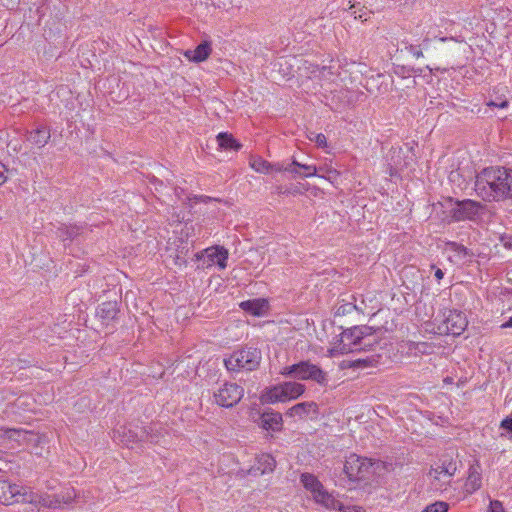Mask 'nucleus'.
Here are the masks:
<instances>
[{
    "label": "nucleus",
    "mask_w": 512,
    "mask_h": 512,
    "mask_svg": "<svg viewBox=\"0 0 512 512\" xmlns=\"http://www.w3.org/2000/svg\"><path fill=\"white\" fill-rule=\"evenodd\" d=\"M476 193L487 201L512 199V169L488 167L476 177Z\"/></svg>",
    "instance_id": "nucleus-1"
},
{
    "label": "nucleus",
    "mask_w": 512,
    "mask_h": 512,
    "mask_svg": "<svg viewBox=\"0 0 512 512\" xmlns=\"http://www.w3.org/2000/svg\"><path fill=\"white\" fill-rule=\"evenodd\" d=\"M379 343V336L368 326H355L343 331L328 349L330 357L370 350Z\"/></svg>",
    "instance_id": "nucleus-2"
},
{
    "label": "nucleus",
    "mask_w": 512,
    "mask_h": 512,
    "mask_svg": "<svg viewBox=\"0 0 512 512\" xmlns=\"http://www.w3.org/2000/svg\"><path fill=\"white\" fill-rule=\"evenodd\" d=\"M305 392V386L299 382H282L266 388L260 395L262 404L285 403L298 399Z\"/></svg>",
    "instance_id": "nucleus-3"
},
{
    "label": "nucleus",
    "mask_w": 512,
    "mask_h": 512,
    "mask_svg": "<svg viewBox=\"0 0 512 512\" xmlns=\"http://www.w3.org/2000/svg\"><path fill=\"white\" fill-rule=\"evenodd\" d=\"M378 464L370 458L351 453L344 461L343 472L351 482H363L369 480Z\"/></svg>",
    "instance_id": "nucleus-4"
},
{
    "label": "nucleus",
    "mask_w": 512,
    "mask_h": 512,
    "mask_svg": "<svg viewBox=\"0 0 512 512\" xmlns=\"http://www.w3.org/2000/svg\"><path fill=\"white\" fill-rule=\"evenodd\" d=\"M261 351L253 347H244L234 351L224 359V365L229 371H253L261 362Z\"/></svg>",
    "instance_id": "nucleus-5"
},
{
    "label": "nucleus",
    "mask_w": 512,
    "mask_h": 512,
    "mask_svg": "<svg viewBox=\"0 0 512 512\" xmlns=\"http://www.w3.org/2000/svg\"><path fill=\"white\" fill-rule=\"evenodd\" d=\"M280 373L283 376H291L302 381L312 380L320 385L327 383V374L319 366L309 361H301L299 363L286 366Z\"/></svg>",
    "instance_id": "nucleus-6"
},
{
    "label": "nucleus",
    "mask_w": 512,
    "mask_h": 512,
    "mask_svg": "<svg viewBox=\"0 0 512 512\" xmlns=\"http://www.w3.org/2000/svg\"><path fill=\"white\" fill-rule=\"evenodd\" d=\"M228 250L223 246H211L195 254V260L199 262L198 268L209 269L218 266L220 270L227 267Z\"/></svg>",
    "instance_id": "nucleus-7"
},
{
    "label": "nucleus",
    "mask_w": 512,
    "mask_h": 512,
    "mask_svg": "<svg viewBox=\"0 0 512 512\" xmlns=\"http://www.w3.org/2000/svg\"><path fill=\"white\" fill-rule=\"evenodd\" d=\"M244 396V388L237 383L226 382L213 393L215 403L223 408H232Z\"/></svg>",
    "instance_id": "nucleus-8"
},
{
    "label": "nucleus",
    "mask_w": 512,
    "mask_h": 512,
    "mask_svg": "<svg viewBox=\"0 0 512 512\" xmlns=\"http://www.w3.org/2000/svg\"><path fill=\"white\" fill-rule=\"evenodd\" d=\"M456 471L457 464L453 459H443L431 467L429 477L437 489H444L451 482Z\"/></svg>",
    "instance_id": "nucleus-9"
},
{
    "label": "nucleus",
    "mask_w": 512,
    "mask_h": 512,
    "mask_svg": "<svg viewBox=\"0 0 512 512\" xmlns=\"http://www.w3.org/2000/svg\"><path fill=\"white\" fill-rule=\"evenodd\" d=\"M467 325L468 320L463 312L450 310L442 325L438 327V333L458 336L465 331Z\"/></svg>",
    "instance_id": "nucleus-10"
},
{
    "label": "nucleus",
    "mask_w": 512,
    "mask_h": 512,
    "mask_svg": "<svg viewBox=\"0 0 512 512\" xmlns=\"http://www.w3.org/2000/svg\"><path fill=\"white\" fill-rule=\"evenodd\" d=\"M25 496V487L0 478V504L13 505L21 503Z\"/></svg>",
    "instance_id": "nucleus-11"
},
{
    "label": "nucleus",
    "mask_w": 512,
    "mask_h": 512,
    "mask_svg": "<svg viewBox=\"0 0 512 512\" xmlns=\"http://www.w3.org/2000/svg\"><path fill=\"white\" fill-rule=\"evenodd\" d=\"M21 503H29L35 506L37 509L50 508L59 509V502L54 499L53 495L50 494H38L34 493L29 488L25 487V496Z\"/></svg>",
    "instance_id": "nucleus-12"
},
{
    "label": "nucleus",
    "mask_w": 512,
    "mask_h": 512,
    "mask_svg": "<svg viewBox=\"0 0 512 512\" xmlns=\"http://www.w3.org/2000/svg\"><path fill=\"white\" fill-rule=\"evenodd\" d=\"M480 207V204L473 200H463L457 202L451 210V216L456 221L471 220L478 214Z\"/></svg>",
    "instance_id": "nucleus-13"
},
{
    "label": "nucleus",
    "mask_w": 512,
    "mask_h": 512,
    "mask_svg": "<svg viewBox=\"0 0 512 512\" xmlns=\"http://www.w3.org/2000/svg\"><path fill=\"white\" fill-rule=\"evenodd\" d=\"M482 486V469L481 465L476 462L468 469V475L463 485V490L466 495H472L478 491Z\"/></svg>",
    "instance_id": "nucleus-14"
},
{
    "label": "nucleus",
    "mask_w": 512,
    "mask_h": 512,
    "mask_svg": "<svg viewBox=\"0 0 512 512\" xmlns=\"http://www.w3.org/2000/svg\"><path fill=\"white\" fill-rule=\"evenodd\" d=\"M239 307L246 313L255 316L263 317L268 314L270 305L267 299L256 298L251 300L242 301Z\"/></svg>",
    "instance_id": "nucleus-15"
},
{
    "label": "nucleus",
    "mask_w": 512,
    "mask_h": 512,
    "mask_svg": "<svg viewBox=\"0 0 512 512\" xmlns=\"http://www.w3.org/2000/svg\"><path fill=\"white\" fill-rule=\"evenodd\" d=\"M285 414L290 418L304 419L310 415H317L318 405L313 401L301 402L290 407Z\"/></svg>",
    "instance_id": "nucleus-16"
},
{
    "label": "nucleus",
    "mask_w": 512,
    "mask_h": 512,
    "mask_svg": "<svg viewBox=\"0 0 512 512\" xmlns=\"http://www.w3.org/2000/svg\"><path fill=\"white\" fill-rule=\"evenodd\" d=\"M261 427L266 431L279 432L283 428V418L279 412H266L261 416Z\"/></svg>",
    "instance_id": "nucleus-17"
},
{
    "label": "nucleus",
    "mask_w": 512,
    "mask_h": 512,
    "mask_svg": "<svg viewBox=\"0 0 512 512\" xmlns=\"http://www.w3.org/2000/svg\"><path fill=\"white\" fill-rule=\"evenodd\" d=\"M211 51L212 49L210 44L207 42H203L199 44L195 49L185 51L184 56L189 61L199 63L208 59V57L211 54Z\"/></svg>",
    "instance_id": "nucleus-18"
},
{
    "label": "nucleus",
    "mask_w": 512,
    "mask_h": 512,
    "mask_svg": "<svg viewBox=\"0 0 512 512\" xmlns=\"http://www.w3.org/2000/svg\"><path fill=\"white\" fill-rule=\"evenodd\" d=\"M300 482L304 488L310 492L312 499L316 497L325 487L319 479L311 473H303L300 476Z\"/></svg>",
    "instance_id": "nucleus-19"
},
{
    "label": "nucleus",
    "mask_w": 512,
    "mask_h": 512,
    "mask_svg": "<svg viewBox=\"0 0 512 512\" xmlns=\"http://www.w3.org/2000/svg\"><path fill=\"white\" fill-rule=\"evenodd\" d=\"M276 466L274 457L268 453H262L256 458L254 469L260 474L273 472Z\"/></svg>",
    "instance_id": "nucleus-20"
},
{
    "label": "nucleus",
    "mask_w": 512,
    "mask_h": 512,
    "mask_svg": "<svg viewBox=\"0 0 512 512\" xmlns=\"http://www.w3.org/2000/svg\"><path fill=\"white\" fill-rule=\"evenodd\" d=\"M314 502L321 505L327 510H336V507L339 503V499H337L333 493H330L325 488L313 498Z\"/></svg>",
    "instance_id": "nucleus-21"
},
{
    "label": "nucleus",
    "mask_w": 512,
    "mask_h": 512,
    "mask_svg": "<svg viewBox=\"0 0 512 512\" xmlns=\"http://www.w3.org/2000/svg\"><path fill=\"white\" fill-rule=\"evenodd\" d=\"M118 306L116 302L108 301L102 303L97 309V316L104 322H109L116 318L118 314Z\"/></svg>",
    "instance_id": "nucleus-22"
},
{
    "label": "nucleus",
    "mask_w": 512,
    "mask_h": 512,
    "mask_svg": "<svg viewBox=\"0 0 512 512\" xmlns=\"http://www.w3.org/2000/svg\"><path fill=\"white\" fill-rule=\"evenodd\" d=\"M28 434L29 432L24 429L0 427V437L4 441H16L20 443L25 440Z\"/></svg>",
    "instance_id": "nucleus-23"
},
{
    "label": "nucleus",
    "mask_w": 512,
    "mask_h": 512,
    "mask_svg": "<svg viewBox=\"0 0 512 512\" xmlns=\"http://www.w3.org/2000/svg\"><path fill=\"white\" fill-rule=\"evenodd\" d=\"M217 142L221 149L238 151L242 145L239 143L232 134L221 132L217 135Z\"/></svg>",
    "instance_id": "nucleus-24"
},
{
    "label": "nucleus",
    "mask_w": 512,
    "mask_h": 512,
    "mask_svg": "<svg viewBox=\"0 0 512 512\" xmlns=\"http://www.w3.org/2000/svg\"><path fill=\"white\" fill-rule=\"evenodd\" d=\"M53 497L59 502V508L71 504L77 497L76 490L73 487L62 489L59 493L53 494Z\"/></svg>",
    "instance_id": "nucleus-25"
},
{
    "label": "nucleus",
    "mask_w": 512,
    "mask_h": 512,
    "mask_svg": "<svg viewBox=\"0 0 512 512\" xmlns=\"http://www.w3.org/2000/svg\"><path fill=\"white\" fill-rule=\"evenodd\" d=\"M29 139L38 147H43L50 139V132L44 127L38 128L30 133Z\"/></svg>",
    "instance_id": "nucleus-26"
},
{
    "label": "nucleus",
    "mask_w": 512,
    "mask_h": 512,
    "mask_svg": "<svg viewBox=\"0 0 512 512\" xmlns=\"http://www.w3.org/2000/svg\"><path fill=\"white\" fill-rule=\"evenodd\" d=\"M318 171L322 172L323 174H318L317 177L325 179L333 185L338 181V179L341 176V172L333 168L329 164H324L318 169Z\"/></svg>",
    "instance_id": "nucleus-27"
},
{
    "label": "nucleus",
    "mask_w": 512,
    "mask_h": 512,
    "mask_svg": "<svg viewBox=\"0 0 512 512\" xmlns=\"http://www.w3.org/2000/svg\"><path fill=\"white\" fill-rule=\"evenodd\" d=\"M348 13L355 20H360L362 22L367 21L371 16V11L360 3L352 4L348 9Z\"/></svg>",
    "instance_id": "nucleus-28"
},
{
    "label": "nucleus",
    "mask_w": 512,
    "mask_h": 512,
    "mask_svg": "<svg viewBox=\"0 0 512 512\" xmlns=\"http://www.w3.org/2000/svg\"><path fill=\"white\" fill-rule=\"evenodd\" d=\"M250 167L257 173H271V163L261 157H254L250 160Z\"/></svg>",
    "instance_id": "nucleus-29"
},
{
    "label": "nucleus",
    "mask_w": 512,
    "mask_h": 512,
    "mask_svg": "<svg viewBox=\"0 0 512 512\" xmlns=\"http://www.w3.org/2000/svg\"><path fill=\"white\" fill-rule=\"evenodd\" d=\"M291 166L292 167L297 166L298 168H301L303 170L301 177H303V178H310V177L318 176V168L315 165L302 164L296 160H293L291 163Z\"/></svg>",
    "instance_id": "nucleus-30"
},
{
    "label": "nucleus",
    "mask_w": 512,
    "mask_h": 512,
    "mask_svg": "<svg viewBox=\"0 0 512 512\" xmlns=\"http://www.w3.org/2000/svg\"><path fill=\"white\" fill-rule=\"evenodd\" d=\"M449 505L443 501H437L428 505L422 512H448Z\"/></svg>",
    "instance_id": "nucleus-31"
},
{
    "label": "nucleus",
    "mask_w": 512,
    "mask_h": 512,
    "mask_svg": "<svg viewBox=\"0 0 512 512\" xmlns=\"http://www.w3.org/2000/svg\"><path fill=\"white\" fill-rule=\"evenodd\" d=\"M447 250L455 252L456 256L459 259L465 258L467 256V250L463 245H460L455 242H450L447 244Z\"/></svg>",
    "instance_id": "nucleus-32"
},
{
    "label": "nucleus",
    "mask_w": 512,
    "mask_h": 512,
    "mask_svg": "<svg viewBox=\"0 0 512 512\" xmlns=\"http://www.w3.org/2000/svg\"><path fill=\"white\" fill-rule=\"evenodd\" d=\"M341 512H366V510L360 505L344 504L339 501L336 510Z\"/></svg>",
    "instance_id": "nucleus-33"
},
{
    "label": "nucleus",
    "mask_w": 512,
    "mask_h": 512,
    "mask_svg": "<svg viewBox=\"0 0 512 512\" xmlns=\"http://www.w3.org/2000/svg\"><path fill=\"white\" fill-rule=\"evenodd\" d=\"M356 309H357V306L355 304L342 303L337 307V309L335 311V315L336 316H344L347 314H351Z\"/></svg>",
    "instance_id": "nucleus-34"
},
{
    "label": "nucleus",
    "mask_w": 512,
    "mask_h": 512,
    "mask_svg": "<svg viewBox=\"0 0 512 512\" xmlns=\"http://www.w3.org/2000/svg\"><path fill=\"white\" fill-rule=\"evenodd\" d=\"M487 512H505V509L500 501L491 500Z\"/></svg>",
    "instance_id": "nucleus-35"
},
{
    "label": "nucleus",
    "mask_w": 512,
    "mask_h": 512,
    "mask_svg": "<svg viewBox=\"0 0 512 512\" xmlns=\"http://www.w3.org/2000/svg\"><path fill=\"white\" fill-rule=\"evenodd\" d=\"M312 140H314L315 143L317 144V146L320 147V148H327L328 147L327 138H326V136L323 133L316 134L315 137Z\"/></svg>",
    "instance_id": "nucleus-36"
},
{
    "label": "nucleus",
    "mask_w": 512,
    "mask_h": 512,
    "mask_svg": "<svg viewBox=\"0 0 512 512\" xmlns=\"http://www.w3.org/2000/svg\"><path fill=\"white\" fill-rule=\"evenodd\" d=\"M271 172H293V168L291 164L288 166H283L280 163H271Z\"/></svg>",
    "instance_id": "nucleus-37"
},
{
    "label": "nucleus",
    "mask_w": 512,
    "mask_h": 512,
    "mask_svg": "<svg viewBox=\"0 0 512 512\" xmlns=\"http://www.w3.org/2000/svg\"><path fill=\"white\" fill-rule=\"evenodd\" d=\"M406 49L416 59H419V58L423 57L422 50L417 48V47H415L414 45H409L408 47H406Z\"/></svg>",
    "instance_id": "nucleus-38"
},
{
    "label": "nucleus",
    "mask_w": 512,
    "mask_h": 512,
    "mask_svg": "<svg viewBox=\"0 0 512 512\" xmlns=\"http://www.w3.org/2000/svg\"><path fill=\"white\" fill-rule=\"evenodd\" d=\"M8 169L6 168V166L4 164H2L0 162V186H2L3 184H5L8 180Z\"/></svg>",
    "instance_id": "nucleus-39"
},
{
    "label": "nucleus",
    "mask_w": 512,
    "mask_h": 512,
    "mask_svg": "<svg viewBox=\"0 0 512 512\" xmlns=\"http://www.w3.org/2000/svg\"><path fill=\"white\" fill-rule=\"evenodd\" d=\"M187 253H188V251H186V252L184 253V256L176 255V257H175V265H176V266H178V267H180V268H181V267H186V265H187V261H186V259H185V256H186V254H187Z\"/></svg>",
    "instance_id": "nucleus-40"
},
{
    "label": "nucleus",
    "mask_w": 512,
    "mask_h": 512,
    "mask_svg": "<svg viewBox=\"0 0 512 512\" xmlns=\"http://www.w3.org/2000/svg\"><path fill=\"white\" fill-rule=\"evenodd\" d=\"M508 105H509L508 101H502L501 103H495V102L491 101L488 103V106H493V107H497L500 109L507 108Z\"/></svg>",
    "instance_id": "nucleus-41"
},
{
    "label": "nucleus",
    "mask_w": 512,
    "mask_h": 512,
    "mask_svg": "<svg viewBox=\"0 0 512 512\" xmlns=\"http://www.w3.org/2000/svg\"><path fill=\"white\" fill-rule=\"evenodd\" d=\"M434 275H435V278H436L438 281L442 280V279H443V277H444V273H443V271H442L440 268H436V269H435V274H434Z\"/></svg>",
    "instance_id": "nucleus-42"
},
{
    "label": "nucleus",
    "mask_w": 512,
    "mask_h": 512,
    "mask_svg": "<svg viewBox=\"0 0 512 512\" xmlns=\"http://www.w3.org/2000/svg\"><path fill=\"white\" fill-rule=\"evenodd\" d=\"M428 347V344L426 342L418 343L416 344V348L421 352H426V348Z\"/></svg>",
    "instance_id": "nucleus-43"
},
{
    "label": "nucleus",
    "mask_w": 512,
    "mask_h": 512,
    "mask_svg": "<svg viewBox=\"0 0 512 512\" xmlns=\"http://www.w3.org/2000/svg\"><path fill=\"white\" fill-rule=\"evenodd\" d=\"M355 363L357 364V366H359L360 364H362L365 367L371 365V361H369V360H361V359H359V360L355 361Z\"/></svg>",
    "instance_id": "nucleus-44"
},
{
    "label": "nucleus",
    "mask_w": 512,
    "mask_h": 512,
    "mask_svg": "<svg viewBox=\"0 0 512 512\" xmlns=\"http://www.w3.org/2000/svg\"><path fill=\"white\" fill-rule=\"evenodd\" d=\"M501 328H512V317L501 325Z\"/></svg>",
    "instance_id": "nucleus-45"
},
{
    "label": "nucleus",
    "mask_w": 512,
    "mask_h": 512,
    "mask_svg": "<svg viewBox=\"0 0 512 512\" xmlns=\"http://www.w3.org/2000/svg\"><path fill=\"white\" fill-rule=\"evenodd\" d=\"M296 167H297V166H293V167H292V168H293V172H290L294 178H296V177H301V174H302V173H299V172L296 170Z\"/></svg>",
    "instance_id": "nucleus-46"
}]
</instances>
